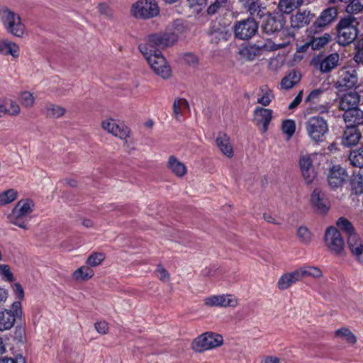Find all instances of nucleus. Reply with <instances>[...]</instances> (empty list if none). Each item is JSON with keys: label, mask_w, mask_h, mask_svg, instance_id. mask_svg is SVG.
I'll list each match as a JSON object with an SVG mask.
<instances>
[{"label": "nucleus", "mask_w": 363, "mask_h": 363, "mask_svg": "<svg viewBox=\"0 0 363 363\" xmlns=\"http://www.w3.org/2000/svg\"><path fill=\"white\" fill-rule=\"evenodd\" d=\"M177 41L175 33H160L150 35L139 50L154 72L164 79L171 76V69L161 50L173 45Z\"/></svg>", "instance_id": "f257e3e1"}, {"label": "nucleus", "mask_w": 363, "mask_h": 363, "mask_svg": "<svg viewBox=\"0 0 363 363\" xmlns=\"http://www.w3.org/2000/svg\"><path fill=\"white\" fill-rule=\"evenodd\" d=\"M33 209L34 203L32 200H20L8 216V220L11 223L21 228L27 229L28 216L33 212Z\"/></svg>", "instance_id": "f03ea898"}, {"label": "nucleus", "mask_w": 363, "mask_h": 363, "mask_svg": "<svg viewBox=\"0 0 363 363\" xmlns=\"http://www.w3.org/2000/svg\"><path fill=\"white\" fill-rule=\"evenodd\" d=\"M305 129L310 140L319 144L324 141L329 131L327 121L321 116H311L305 123Z\"/></svg>", "instance_id": "7ed1b4c3"}, {"label": "nucleus", "mask_w": 363, "mask_h": 363, "mask_svg": "<svg viewBox=\"0 0 363 363\" xmlns=\"http://www.w3.org/2000/svg\"><path fill=\"white\" fill-rule=\"evenodd\" d=\"M356 19L350 16L342 19L338 23L337 43L342 45H347L352 43L357 36Z\"/></svg>", "instance_id": "20e7f679"}, {"label": "nucleus", "mask_w": 363, "mask_h": 363, "mask_svg": "<svg viewBox=\"0 0 363 363\" xmlns=\"http://www.w3.org/2000/svg\"><path fill=\"white\" fill-rule=\"evenodd\" d=\"M1 21L8 32L16 37H22L25 33V26L20 16L9 9L1 11Z\"/></svg>", "instance_id": "39448f33"}, {"label": "nucleus", "mask_w": 363, "mask_h": 363, "mask_svg": "<svg viewBox=\"0 0 363 363\" xmlns=\"http://www.w3.org/2000/svg\"><path fill=\"white\" fill-rule=\"evenodd\" d=\"M223 341V337L220 335L206 333L194 340L191 343V348L196 352H201L221 345Z\"/></svg>", "instance_id": "423d86ee"}, {"label": "nucleus", "mask_w": 363, "mask_h": 363, "mask_svg": "<svg viewBox=\"0 0 363 363\" xmlns=\"http://www.w3.org/2000/svg\"><path fill=\"white\" fill-rule=\"evenodd\" d=\"M337 74V78L335 86L340 91L352 89L357 83V73L352 67H343L338 70Z\"/></svg>", "instance_id": "0eeeda50"}, {"label": "nucleus", "mask_w": 363, "mask_h": 363, "mask_svg": "<svg viewBox=\"0 0 363 363\" xmlns=\"http://www.w3.org/2000/svg\"><path fill=\"white\" fill-rule=\"evenodd\" d=\"M131 12L136 18H150L159 13V7L154 0H139L133 5Z\"/></svg>", "instance_id": "6e6552de"}, {"label": "nucleus", "mask_w": 363, "mask_h": 363, "mask_svg": "<svg viewBox=\"0 0 363 363\" xmlns=\"http://www.w3.org/2000/svg\"><path fill=\"white\" fill-rule=\"evenodd\" d=\"M327 247L335 255H340L344 250L345 242L338 230L330 226L328 228L324 236Z\"/></svg>", "instance_id": "1a4fd4ad"}, {"label": "nucleus", "mask_w": 363, "mask_h": 363, "mask_svg": "<svg viewBox=\"0 0 363 363\" xmlns=\"http://www.w3.org/2000/svg\"><path fill=\"white\" fill-rule=\"evenodd\" d=\"M339 61L340 55L335 52L328 55H316L312 59L311 64L321 73H329L337 67Z\"/></svg>", "instance_id": "9d476101"}, {"label": "nucleus", "mask_w": 363, "mask_h": 363, "mask_svg": "<svg viewBox=\"0 0 363 363\" xmlns=\"http://www.w3.org/2000/svg\"><path fill=\"white\" fill-rule=\"evenodd\" d=\"M21 314V304L19 301H15L10 310L0 311V331L10 330Z\"/></svg>", "instance_id": "9b49d317"}, {"label": "nucleus", "mask_w": 363, "mask_h": 363, "mask_svg": "<svg viewBox=\"0 0 363 363\" xmlns=\"http://www.w3.org/2000/svg\"><path fill=\"white\" fill-rule=\"evenodd\" d=\"M317 154H301L298 160V165L302 177L308 184H311L316 177V172L313 164V160Z\"/></svg>", "instance_id": "f8f14e48"}, {"label": "nucleus", "mask_w": 363, "mask_h": 363, "mask_svg": "<svg viewBox=\"0 0 363 363\" xmlns=\"http://www.w3.org/2000/svg\"><path fill=\"white\" fill-rule=\"evenodd\" d=\"M258 25L252 18L238 21L234 25V33L237 38L248 40L257 33Z\"/></svg>", "instance_id": "ddd939ff"}, {"label": "nucleus", "mask_w": 363, "mask_h": 363, "mask_svg": "<svg viewBox=\"0 0 363 363\" xmlns=\"http://www.w3.org/2000/svg\"><path fill=\"white\" fill-rule=\"evenodd\" d=\"M292 38L293 37L291 35H287L286 38H284L281 43L274 42L269 39L258 41L253 45L250 46L249 48L245 49L244 50V53H246L249 51L252 52L253 50H257L258 54H262L265 52L277 50L280 48H283L287 46L291 43Z\"/></svg>", "instance_id": "4468645a"}, {"label": "nucleus", "mask_w": 363, "mask_h": 363, "mask_svg": "<svg viewBox=\"0 0 363 363\" xmlns=\"http://www.w3.org/2000/svg\"><path fill=\"white\" fill-rule=\"evenodd\" d=\"M102 128L116 137L121 138L128 143L130 136V130L122 123L114 119L109 118L104 121L101 124Z\"/></svg>", "instance_id": "2eb2a0df"}, {"label": "nucleus", "mask_w": 363, "mask_h": 363, "mask_svg": "<svg viewBox=\"0 0 363 363\" xmlns=\"http://www.w3.org/2000/svg\"><path fill=\"white\" fill-rule=\"evenodd\" d=\"M204 304L208 307H235L238 299L233 295H212L203 299Z\"/></svg>", "instance_id": "dca6fc26"}, {"label": "nucleus", "mask_w": 363, "mask_h": 363, "mask_svg": "<svg viewBox=\"0 0 363 363\" xmlns=\"http://www.w3.org/2000/svg\"><path fill=\"white\" fill-rule=\"evenodd\" d=\"M283 26L284 23L282 19L277 18L274 16L268 15L264 19L262 25V29L267 34L279 32L280 37H284V38H286L287 35H290L288 34L287 31L281 30Z\"/></svg>", "instance_id": "f3484780"}, {"label": "nucleus", "mask_w": 363, "mask_h": 363, "mask_svg": "<svg viewBox=\"0 0 363 363\" xmlns=\"http://www.w3.org/2000/svg\"><path fill=\"white\" fill-rule=\"evenodd\" d=\"M347 178L346 170L340 165H334L329 171L328 181L332 188L336 189L342 186Z\"/></svg>", "instance_id": "a211bd4d"}, {"label": "nucleus", "mask_w": 363, "mask_h": 363, "mask_svg": "<svg viewBox=\"0 0 363 363\" xmlns=\"http://www.w3.org/2000/svg\"><path fill=\"white\" fill-rule=\"evenodd\" d=\"M311 203L319 214L326 213L330 208V203L325 194L319 189H315L311 196Z\"/></svg>", "instance_id": "6ab92c4d"}, {"label": "nucleus", "mask_w": 363, "mask_h": 363, "mask_svg": "<svg viewBox=\"0 0 363 363\" xmlns=\"http://www.w3.org/2000/svg\"><path fill=\"white\" fill-rule=\"evenodd\" d=\"M347 245L351 253L357 260L363 264V241L357 233H352L347 238Z\"/></svg>", "instance_id": "aec40b11"}, {"label": "nucleus", "mask_w": 363, "mask_h": 363, "mask_svg": "<svg viewBox=\"0 0 363 363\" xmlns=\"http://www.w3.org/2000/svg\"><path fill=\"white\" fill-rule=\"evenodd\" d=\"M254 120L262 125V131L266 132L272 118V111L262 107H256L253 111Z\"/></svg>", "instance_id": "412c9836"}, {"label": "nucleus", "mask_w": 363, "mask_h": 363, "mask_svg": "<svg viewBox=\"0 0 363 363\" xmlns=\"http://www.w3.org/2000/svg\"><path fill=\"white\" fill-rule=\"evenodd\" d=\"M230 35V30L226 26L214 23L211 26L210 37L212 43H218L220 41L227 40Z\"/></svg>", "instance_id": "4be33fe9"}, {"label": "nucleus", "mask_w": 363, "mask_h": 363, "mask_svg": "<svg viewBox=\"0 0 363 363\" xmlns=\"http://www.w3.org/2000/svg\"><path fill=\"white\" fill-rule=\"evenodd\" d=\"M337 11L335 7H329L323 10L315 20L311 29L322 28L330 23L337 16Z\"/></svg>", "instance_id": "5701e85b"}, {"label": "nucleus", "mask_w": 363, "mask_h": 363, "mask_svg": "<svg viewBox=\"0 0 363 363\" xmlns=\"http://www.w3.org/2000/svg\"><path fill=\"white\" fill-rule=\"evenodd\" d=\"M216 144L220 151L226 157L230 158L234 155V150L230 138L223 133H219L216 139Z\"/></svg>", "instance_id": "b1692460"}, {"label": "nucleus", "mask_w": 363, "mask_h": 363, "mask_svg": "<svg viewBox=\"0 0 363 363\" xmlns=\"http://www.w3.org/2000/svg\"><path fill=\"white\" fill-rule=\"evenodd\" d=\"M314 17L308 10H303L291 16V25L293 28H300L310 23Z\"/></svg>", "instance_id": "393cba45"}, {"label": "nucleus", "mask_w": 363, "mask_h": 363, "mask_svg": "<svg viewBox=\"0 0 363 363\" xmlns=\"http://www.w3.org/2000/svg\"><path fill=\"white\" fill-rule=\"evenodd\" d=\"M361 138L359 130L357 127L347 125L342 138V144L345 147H350L358 143Z\"/></svg>", "instance_id": "a878e982"}, {"label": "nucleus", "mask_w": 363, "mask_h": 363, "mask_svg": "<svg viewBox=\"0 0 363 363\" xmlns=\"http://www.w3.org/2000/svg\"><path fill=\"white\" fill-rule=\"evenodd\" d=\"M359 96L357 92L351 91L345 94L339 101V107L345 112L357 108Z\"/></svg>", "instance_id": "bb28decb"}, {"label": "nucleus", "mask_w": 363, "mask_h": 363, "mask_svg": "<svg viewBox=\"0 0 363 363\" xmlns=\"http://www.w3.org/2000/svg\"><path fill=\"white\" fill-rule=\"evenodd\" d=\"M343 118L347 125L357 127L363 123V111L355 108L345 112Z\"/></svg>", "instance_id": "cd10ccee"}, {"label": "nucleus", "mask_w": 363, "mask_h": 363, "mask_svg": "<svg viewBox=\"0 0 363 363\" xmlns=\"http://www.w3.org/2000/svg\"><path fill=\"white\" fill-rule=\"evenodd\" d=\"M300 280L298 273L296 269L292 272L282 274L277 281V287L280 290H286Z\"/></svg>", "instance_id": "c85d7f7f"}, {"label": "nucleus", "mask_w": 363, "mask_h": 363, "mask_svg": "<svg viewBox=\"0 0 363 363\" xmlns=\"http://www.w3.org/2000/svg\"><path fill=\"white\" fill-rule=\"evenodd\" d=\"M167 167L174 175L178 177H183L187 172L186 167L180 162L175 156L172 155L169 157Z\"/></svg>", "instance_id": "c756f323"}, {"label": "nucleus", "mask_w": 363, "mask_h": 363, "mask_svg": "<svg viewBox=\"0 0 363 363\" xmlns=\"http://www.w3.org/2000/svg\"><path fill=\"white\" fill-rule=\"evenodd\" d=\"M0 55H11L14 58L19 56L18 45L11 40L6 39L0 40Z\"/></svg>", "instance_id": "7c9ffc66"}, {"label": "nucleus", "mask_w": 363, "mask_h": 363, "mask_svg": "<svg viewBox=\"0 0 363 363\" xmlns=\"http://www.w3.org/2000/svg\"><path fill=\"white\" fill-rule=\"evenodd\" d=\"M274 98L273 91L267 85H262L259 87L257 99L258 104L263 106H267Z\"/></svg>", "instance_id": "2f4dec72"}, {"label": "nucleus", "mask_w": 363, "mask_h": 363, "mask_svg": "<svg viewBox=\"0 0 363 363\" xmlns=\"http://www.w3.org/2000/svg\"><path fill=\"white\" fill-rule=\"evenodd\" d=\"M303 0H279V11L285 14H289L303 4Z\"/></svg>", "instance_id": "473e14b6"}, {"label": "nucleus", "mask_w": 363, "mask_h": 363, "mask_svg": "<svg viewBox=\"0 0 363 363\" xmlns=\"http://www.w3.org/2000/svg\"><path fill=\"white\" fill-rule=\"evenodd\" d=\"M44 114L50 118H59L65 115L66 109L59 105L47 104L43 109Z\"/></svg>", "instance_id": "72a5a7b5"}, {"label": "nucleus", "mask_w": 363, "mask_h": 363, "mask_svg": "<svg viewBox=\"0 0 363 363\" xmlns=\"http://www.w3.org/2000/svg\"><path fill=\"white\" fill-rule=\"evenodd\" d=\"M301 80V74L296 70L291 71L281 81V87L284 89H289L298 84Z\"/></svg>", "instance_id": "f704fd0d"}, {"label": "nucleus", "mask_w": 363, "mask_h": 363, "mask_svg": "<svg viewBox=\"0 0 363 363\" xmlns=\"http://www.w3.org/2000/svg\"><path fill=\"white\" fill-rule=\"evenodd\" d=\"M301 279L307 277L319 278L323 273L320 269L313 266H304L296 269Z\"/></svg>", "instance_id": "c9c22d12"}, {"label": "nucleus", "mask_w": 363, "mask_h": 363, "mask_svg": "<svg viewBox=\"0 0 363 363\" xmlns=\"http://www.w3.org/2000/svg\"><path fill=\"white\" fill-rule=\"evenodd\" d=\"M94 275L93 269L89 266H82L75 270L73 273V278L76 281H86Z\"/></svg>", "instance_id": "e433bc0d"}, {"label": "nucleus", "mask_w": 363, "mask_h": 363, "mask_svg": "<svg viewBox=\"0 0 363 363\" xmlns=\"http://www.w3.org/2000/svg\"><path fill=\"white\" fill-rule=\"evenodd\" d=\"M189 104L186 99H178L174 101L173 111L175 118L177 121L181 120V116L183 113L188 110Z\"/></svg>", "instance_id": "4c0bfd02"}, {"label": "nucleus", "mask_w": 363, "mask_h": 363, "mask_svg": "<svg viewBox=\"0 0 363 363\" xmlns=\"http://www.w3.org/2000/svg\"><path fill=\"white\" fill-rule=\"evenodd\" d=\"M330 35L328 33H325L321 36H313L309 42V45L313 50H319L327 45L330 40Z\"/></svg>", "instance_id": "58836bf2"}, {"label": "nucleus", "mask_w": 363, "mask_h": 363, "mask_svg": "<svg viewBox=\"0 0 363 363\" xmlns=\"http://www.w3.org/2000/svg\"><path fill=\"white\" fill-rule=\"evenodd\" d=\"M335 335L337 337H340L347 342L354 345L357 342L356 336L352 333V331L347 328H341L337 329L335 332Z\"/></svg>", "instance_id": "ea45409f"}, {"label": "nucleus", "mask_w": 363, "mask_h": 363, "mask_svg": "<svg viewBox=\"0 0 363 363\" xmlns=\"http://www.w3.org/2000/svg\"><path fill=\"white\" fill-rule=\"evenodd\" d=\"M251 15L262 16L259 0H240Z\"/></svg>", "instance_id": "a19ab883"}, {"label": "nucleus", "mask_w": 363, "mask_h": 363, "mask_svg": "<svg viewBox=\"0 0 363 363\" xmlns=\"http://www.w3.org/2000/svg\"><path fill=\"white\" fill-rule=\"evenodd\" d=\"M350 163L357 167H363V147L350 152L349 157Z\"/></svg>", "instance_id": "79ce46f5"}, {"label": "nucleus", "mask_w": 363, "mask_h": 363, "mask_svg": "<svg viewBox=\"0 0 363 363\" xmlns=\"http://www.w3.org/2000/svg\"><path fill=\"white\" fill-rule=\"evenodd\" d=\"M17 191L13 189H10L0 193V206H4L13 202L16 199Z\"/></svg>", "instance_id": "37998d69"}, {"label": "nucleus", "mask_w": 363, "mask_h": 363, "mask_svg": "<svg viewBox=\"0 0 363 363\" xmlns=\"http://www.w3.org/2000/svg\"><path fill=\"white\" fill-rule=\"evenodd\" d=\"M296 234L300 242L304 245H308L312 240L311 233L306 226H300L297 229Z\"/></svg>", "instance_id": "c03bdc74"}, {"label": "nucleus", "mask_w": 363, "mask_h": 363, "mask_svg": "<svg viewBox=\"0 0 363 363\" xmlns=\"http://www.w3.org/2000/svg\"><path fill=\"white\" fill-rule=\"evenodd\" d=\"M21 104L26 108H30L33 106L35 98L30 91H23L20 94L18 98Z\"/></svg>", "instance_id": "a18cd8bd"}, {"label": "nucleus", "mask_w": 363, "mask_h": 363, "mask_svg": "<svg viewBox=\"0 0 363 363\" xmlns=\"http://www.w3.org/2000/svg\"><path fill=\"white\" fill-rule=\"evenodd\" d=\"M336 224L340 230H342L347 234V238L352 233H356L354 232V228H353L352 223L345 218H342V217L340 218L337 220Z\"/></svg>", "instance_id": "49530a36"}, {"label": "nucleus", "mask_w": 363, "mask_h": 363, "mask_svg": "<svg viewBox=\"0 0 363 363\" xmlns=\"http://www.w3.org/2000/svg\"><path fill=\"white\" fill-rule=\"evenodd\" d=\"M281 130L287 135V139H290L296 130V123L294 120L288 119L282 122Z\"/></svg>", "instance_id": "de8ad7c7"}, {"label": "nucleus", "mask_w": 363, "mask_h": 363, "mask_svg": "<svg viewBox=\"0 0 363 363\" xmlns=\"http://www.w3.org/2000/svg\"><path fill=\"white\" fill-rule=\"evenodd\" d=\"M6 113L11 116H18L21 113V107L19 104L13 101L9 100L5 104Z\"/></svg>", "instance_id": "09e8293b"}, {"label": "nucleus", "mask_w": 363, "mask_h": 363, "mask_svg": "<svg viewBox=\"0 0 363 363\" xmlns=\"http://www.w3.org/2000/svg\"><path fill=\"white\" fill-rule=\"evenodd\" d=\"M0 277L4 281L11 282L14 281V277L7 264H0Z\"/></svg>", "instance_id": "8fccbe9b"}, {"label": "nucleus", "mask_w": 363, "mask_h": 363, "mask_svg": "<svg viewBox=\"0 0 363 363\" xmlns=\"http://www.w3.org/2000/svg\"><path fill=\"white\" fill-rule=\"evenodd\" d=\"M105 259V255L101 252H94L87 259L86 264L90 267L99 265Z\"/></svg>", "instance_id": "3c124183"}, {"label": "nucleus", "mask_w": 363, "mask_h": 363, "mask_svg": "<svg viewBox=\"0 0 363 363\" xmlns=\"http://www.w3.org/2000/svg\"><path fill=\"white\" fill-rule=\"evenodd\" d=\"M227 3V0H215L207 9L208 15H214L223 8Z\"/></svg>", "instance_id": "603ef678"}, {"label": "nucleus", "mask_w": 363, "mask_h": 363, "mask_svg": "<svg viewBox=\"0 0 363 363\" xmlns=\"http://www.w3.org/2000/svg\"><path fill=\"white\" fill-rule=\"evenodd\" d=\"M363 9V0H351L346 7L347 13H358Z\"/></svg>", "instance_id": "864d4df0"}, {"label": "nucleus", "mask_w": 363, "mask_h": 363, "mask_svg": "<svg viewBox=\"0 0 363 363\" xmlns=\"http://www.w3.org/2000/svg\"><path fill=\"white\" fill-rule=\"evenodd\" d=\"M95 329L101 335H105L108 333L109 327L106 321L96 322L94 324Z\"/></svg>", "instance_id": "5fc2aeb1"}, {"label": "nucleus", "mask_w": 363, "mask_h": 363, "mask_svg": "<svg viewBox=\"0 0 363 363\" xmlns=\"http://www.w3.org/2000/svg\"><path fill=\"white\" fill-rule=\"evenodd\" d=\"M157 277L162 281H167L169 279V274L168 272L163 268L162 266L159 265L155 271Z\"/></svg>", "instance_id": "6e6d98bb"}, {"label": "nucleus", "mask_w": 363, "mask_h": 363, "mask_svg": "<svg viewBox=\"0 0 363 363\" xmlns=\"http://www.w3.org/2000/svg\"><path fill=\"white\" fill-rule=\"evenodd\" d=\"M323 93V90L322 89H315L308 94L306 99V101L310 103H315Z\"/></svg>", "instance_id": "4d7b16f0"}, {"label": "nucleus", "mask_w": 363, "mask_h": 363, "mask_svg": "<svg viewBox=\"0 0 363 363\" xmlns=\"http://www.w3.org/2000/svg\"><path fill=\"white\" fill-rule=\"evenodd\" d=\"M354 60L357 63L363 64V40L359 41L357 43Z\"/></svg>", "instance_id": "13d9d810"}, {"label": "nucleus", "mask_w": 363, "mask_h": 363, "mask_svg": "<svg viewBox=\"0 0 363 363\" xmlns=\"http://www.w3.org/2000/svg\"><path fill=\"white\" fill-rule=\"evenodd\" d=\"M12 289L13 293L16 295L18 299H23L24 298V291L22 286L19 283H14L12 285Z\"/></svg>", "instance_id": "bf43d9fd"}, {"label": "nucleus", "mask_w": 363, "mask_h": 363, "mask_svg": "<svg viewBox=\"0 0 363 363\" xmlns=\"http://www.w3.org/2000/svg\"><path fill=\"white\" fill-rule=\"evenodd\" d=\"M249 48L250 47H247L240 50V55L247 60H252L255 57V56L259 54L257 50H253L252 52L249 51L247 52L246 53H244V50Z\"/></svg>", "instance_id": "052dcab7"}, {"label": "nucleus", "mask_w": 363, "mask_h": 363, "mask_svg": "<svg viewBox=\"0 0 363 363\" xmlns=\"http://www.w3.org/2000/svg\"><path fill=\"white\" fill-rule=\"evenodd\" d=\"M0 363H25L22 356H18L16 359L4 357L0 359Z\"/></svg>", "instance_id": "680f3d73"}, {"label": "nucleus", "mask_w": 363, "mask_h": 363, "mask_svg": "<svg viewBox=\"0 0 363 363\" xmlns=\"http://www.w3.org/2000/svg\"><path fill=\"white\" fill-rule=\"evenodd\" d=\"M98 9L101 14L105 15L106 16H111V11L106 4H99L98 6Z\"/></svg>", "instance_id": "e2e57ef3"}, {"label": "nucleus", "mask_w": 363, "mask_h": 363, "mask_svg": "<svg viewBox=\"0 0 363 363\" xmlns=\"http://www.w3.org/2000/svg\"><path fill=\"white\" fill-rule=\"evenodd\" d=\"M302 94H303V91H301L298 93V94L296 96V98L293 100V101L289 105V109L295 108L301 102Z\"/></svg>", "instance_id": "0e129e2a"}, {"label": "nucleus", "mask_w": 363, "mask_h": 363, "mask_svg": "<svg viewBox=\"0 0 363 363\" xmlns=\"http://www.w3.org/2000/svg\"><path fill=\"white\" fill-rule=\"evenodd\" d=\"M8 296V291L3 287H0V307L6 301Z\"/></svg>", "instance_id": "69168bd1"}, {"label": "nucleus", "mask_w": 363, "mask_h": 363, "mask_svg": "<svg viewBox=\"0 0 363 363\" xmlns=\"http://www.w3.org/2000/svg\"><path fill=\"white\" fill-rule=\"evenodd\" d=\"M261 363H280V359L276 356H266L262 359Z\"/></svg>", "instance_id": "338daca9"}, {"label": "nucleus", "mask_w": 363, "mask_h": 363, "mask_svg": "<svg viewBox=\"0 0 363 363\" xmlns=\"http://www.w3.org/2000/svg\"><path fill=\"white\" fill-rule=\"evenodd\" d=\"M184 61L189 65H194L197 63L198 59L194 55L188 53L184 56Z\"/></svg>", "instance_id": "774afa93"}]
</instances>
